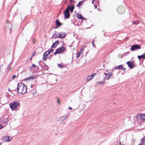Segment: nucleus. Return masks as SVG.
<instances>
[{
	"label": "nucleus",
	"instance_id": "39448f33",
	"mask_svg": "<svg viewBox=\"0 0 145 145\" xmlns=\"http://www.w3.org/2000/svg\"><path fill=\"white\" fill-rule=\"evenodd\" d=\"M69 8L70 6L69 5H68L67 8L64 12L63 13L65 18H68L70 17V13L69 12Z\"/></svg>",
	"mask_w": 145,
	"mask_h": 145
},
{
	"label": "nucleus",
	"instance_id": "79ce46f5",
	"mask_svg": "<svg viewBox=\"0 0 145 145\" xmlns=\"http://www.w3.org/2000/svg\"><path fill=\"white\" fill-rule=\"evenodd\" d=\"M68 109L71 110L72 109V108L69 106L68 107Z\"/></svg>",
	"mask_w": 145,
	"mask_h": 145
},
{
	"label": "nucleus",
	"instance_id": "4be33fe9",
	"mask_svg": "<svg viewBox=\"0 0 145 145\" xmlns=\"http://www.w3.org/2000/svg\"><path fill=\"white\" fill-rule=\"evenodd\" d=\"M122 65H120L117 66L116 68L117 69H122Z\"/></svg>",
	"mask_w": 145,
	"mask_h": 145
},
{
	"label": "nucleus",
	"instance_id": "7c9ffc66",
	"mask_svg": "<svg viewBox=\"0 0 145 145\" xmlns=\"http://www.w3.org/2000/svg\"><path fill=\"white\" fill-rule=\"evenodd\" d=\"M36 67V65H35V64H33L31 66V67L35 68Z\"/></svg>",
	"mask_w": 145,
	"mask_h": 145
},
{
	"label": "nucleus",
	"instance_id": "dca6fc26",
	"mask_svg": "<svg viewBox=\"0 0 145 145\" xmlns=\"http://www.w3.org/2000/svg\"><path fill=\"white\" fill-rule=\"evenodd\" d=\"M55 23L57 26L59 27L61 25V24L59 21L58 19H57L55 21Z\"/></svg>",
	"mask_w": 145,
	"mask_h": 145
},
{
	"label": "nucleus",
	"instance_id": "3c124183",
	"mask_svg": "<svg viewBox=\"0 0 145 145\" xmlns=\"http://www.w3.org/2000/svg\"><path fill=\"white\" fill-rule=\"evenodd\" d=\"M120 57V56H119V55H118V57Z\"/></svg>",
	"mask_w": 145,
	"mask_h": 145
},
{
	"label": "nucleus",
	"instance_id": "bb28decb",
	"mask_svg": "<svg viewBox=\"0 0 145 145\" xmlns=\"http://www.w3.org/2000/svg\"><path fill=\"white\" fill-rule=\"evenodd\" d=\"M54 43L56 44V46H57L59 44V41L58 40H57Z\"/></svg>",
	"mask_w": 145,
	"mask_h": 145
},
{
	"label": "nucleus",
	"instance_id": "423d86ee",
	"mask_svg": "<svg viewBox=\"0 0 145 145\" xmlns=\"http://www.w3.org/2000/svg\"><path fill=\"white\" fill-rule=\"evenodd\" d=\"M65 49V47L64 46H62L56 50L55 52L54 53V55H56L57 54H59L60 53H61L64 51Z\"/></svg>",
	"mask_w": 145,
	"mask_h": 145
},
{
	"label": "nucleus",
	"instance_id": "b1692460",
	"mask_svg": "<svg viewBox=\"0 0 145 145\" xmlns=\"http://www.w3.org/2000/svg\"><path fill=\"white\" fill-rule=\"evenodd\" d=\"M56 46V44L54 43H53L52 45L51 46V48H55Z\"/></svg>",
	"mask_w": 145,
	"mask_h": 145
},
{
	"label": "nucleus",
	"instance_id": "1a4fd4ad",
	"mask_svg": "<svg viewBox=\"0 0 145 145\" xmlns=\"http://www.w3.org/2000/svg\"><path fill=\"white\" fill-rule=\"evenodd\" d=\"M127 65L131 69H133L135 67V64L133 61H129L127 62Z\"/></svg>",
	"mask_w": 145,
	"mask_h": 145
},
{
	"label": "nucleus",
	"instance_id": "f03ea898",
	"mask_svg": "<svg viewBox=\"0 0 145 145\" xmlns=\"http://www.w3.org/2000/svg\"><path fill=\"white\" fill-rule=\"evenodd\" d=\"M19 103L16 101L12 102L10 104V107L13 110L18 109L19 107Z\"/></svg>",
	"mask_w": 145,
	"mask_h": 145
},
{
	"label": "nucleus",
	"instance_id": "20e7f679",
	"mask_svg": "<svg viewBox=\"0 0 145 145\" xmlns=\"http://www.w3.org/2000/svg\"><path fill=\"white\" fill-rule=\"evenodd\" d=\"M137 121L141 123L145 121V115L142 114H137L136 116Z\"/></svg>",
	"mask_w": 145,
	"mask_h": 145
},
{
	"label": "nucleus",
	"instance_id": "5701e85b",
	"mask_svg": "<svg viewBox=\"0 0 145 145\" xmlns=\"http://www.w3.org/2000/svg\"><path fill=\"white\" fill-rule=\"evenodd\" d=\"M93 78L92 76V75L90 76H89L88 77V80H90L91 78Z\"/></svg>",
	"mask_w": 145,
	"mask_h": 145
},
{
	"label": "nucleus",
	"instance_id": "a19ab883",
	"mask_svg": "<svg viewBox=\"0 0 145 145\" xmlns=\"http://www.w3.org/2000/svg\"><path fill=\"white\" fill-rule=\"evenodd\" d=\"M58 26H56V27H53V28H54V29H57V28H58Z\"/></svg>",
	"mask_w": 145,
	"mask_h": 145
},
{
	"label": "nucleus",
	"instance_id": "393cba45",
	"mask_svg": "<svg viewBox=\"0 0 145 145\" xmlns=\"http://www.w3.org/2000/svg\"><path fill=\"white\" fill-rule=\"evenodd\" d=\"M139 23V22L138 20H137L135 22H133V24H134L137 25Z\"/></svg>",
	"mask_w": 145,
	"mask_h": 145
},
{
	"label": "nucleus",
	"instance_id": "6ab92c4d",
	"mask_svg": "<svg viewBox=\"0 0 145 145\" xmlns=\"http://www.w3.org/2000/svg\"><path fill=\"white\" fill-rule=\"evenodd\" d=\"M105 79H104V80H103L101 82H97V84H103L105 83Z\"/></svg>",
	"mask_w": 145,
	"mask_h": 145
},
{
	"label": "nucleus",
	"instance_id": "58836bf2",
	"mask_svg": "<svg viewBox=\"0 0 145 145\" xmlns=\"http://www.w3.org/2000/svg\"><path fill=\"white\" fill-rule=\"evenodd\" d=\"M57 103L59 104L60 103L59 101V99H58L57 101Z\"/></svg>",
	"mask_w": 145,
	"mask_h": 145
},
{
	"label": "nucleus",
	"instance_id": "9b49d317",
	"mask_svg": "<svg viewBox=\"0 0 145 145\" xmlns=\"http://www.w3.org/2000/svg\"><path fill=\"white\" fill-rule=\"evenodd\" d=\"M69 114H66L64 116L61 117L59 118V120L61 121H63L69 116Z\"/></svg>",
	"mask_w": 145,
	"mask_h": 145
},
{
	"label": "nucleus",
	"instance_id": "cd10ccee",
	"mask_svg": "<svg viewBox=\"0 0 145 145\" xmlns=\"http://www.w3.org/2000/svg\"><path fill=\"white\" fill-rule=\"evenodd\" d=\"M52 49H51L50 50H48L47 51H46V52L48 53H49V54L52 51Z\"/></svg>",
	"mask_w": 145,
	"mask_h": 145
},
{
	"label": "nucleus",
	"instance_id": "ea45409f",
	"mask_svg": "<svg viewBox=\"0 0 145 145\" xmlns=\"http://www.w3.org/2000/svg\"><path fill=\"white\" fill-rule=\"evenodd\" d=\"M9 66H10V64H9V65H8V67H7V69H8L9 70H10V69L9 68Z\"/></svg>",
	"mask_w": 145,
	"mask_h": 145
},
{
	"label": "nucleus",
	"instance_id": "4c0bfd02",
	"mask_svg": "<svg viewBox=\"0 0 145 145\" xmlns=\"http://www.w3.org/2000/svg\"><path fill=\"white\" fill-rule=\"evenodd\" d=\"M109 74V73H106V72H105L104 73V74L105 75H106V76H108V74Z\"/></svg>",
	"mask_w": 145,
	"mask_h": 145
},
{
	"label": "nucleus",
	"instance_id": "6e6552de",
	"mask_svg": "<svg viewBox=\"0 0 145 145\" xmlns=\"http://www.w3.org/2000/svg\"><path fill=\"white\" fill-rule=\"evenodd\" d=\"M141 48V46L138 44H136L132 46L131 48V50L132 51H134L135 50L140 49Z\"/></svg>",
	"mask_w": 145,
	"mask_h": 145
},
{
	"label": "nucleus",
	"instance_id": "473e14b6",
	"mask_svg": "<svg viewBox=\"0 0 145 145\" xmlns=\"http://www.w3.org/2000/svg\"><path fill=\"white\" fill-rule=\"evenodd\" d=\"M16 76L15 75H14L12 77V79H14L15 78H16Z\"/></svg>",
	"mask_w": 145,
	"mask_h": 145
},
{
	"label": "nucleus",
	"instance_id": "f704fd0d",
	"mask_svg": "<svg viewBox=\"0 0 145 145\" xmlns=\"http://www.w3.org/2000/svg\"><path fill=\"white\" fill-rule=\"evenodd\" d=\"M96 74V73H93V74H92V75L93 76V77L94 76H95Z\"/></svg>",
	"mask_w": 145,
	"mask_h": 145
},
{
	"label": "nucleus",
	"instance_id": "72a5a7b5",
	"mask_svg": "<svg viewBox=\"0 0 145 145\" xmlns=\"http://www.w3.org/2000/svg\"><path fill=\"white\" fill-rule=\"evenodd\" d=\"M108 78H109L110 77V76H111L112 75V73H109V74H108Z\"/></svg>",
	"mask_w": 145,
	"mask_h": 145
},
{
	"label": "nucleus",
	"instance_id": "f257e3e1",
	"mask_svg": "<svg viewBox=\"0 0 145 145\" xmlns=\"http://www.w3.org/2000/svg\"><path fill=\"white\" fill-rule=\"evenodd\" d=\"M17 90L19 93L22 95L25 93L27 91L26 86L22 82L18 84Z\"/></svg>",
	"mask_w": 145,
	"mask_h": 145
},
{
	"label": "nucleus",
	"instance_id": "aec40b11",
	"mask_svg": "<svg viewBox=\"0 0 145 145\" xmlns=\"http://www.w3.org/2000/svg\"><path fill=\"white\" fill-rule=\"evenodd\" d=\"M83 1H80L78 4H77L76 6L78 7H80L82 4L83 3Z\"/></svg>",
	"mask_w": 145,
	"mask_h": 145
},
{
	"label": "nucleus",
	"instance_id": "8fccbe9b",
	"mask_svg": "<svg viewBox=\"0 0 145 145\" xmlns=\"http://www.w3.org/2000/svg\"><path fill=\"white\" fill-rule=\"evenodd\" d=\"M0 145H1V143H0Z\"/></svg>",
	"mask_w": 145,
	"mask_h": 145
},
{
	"label": "nucleus",
	"instance_id": "7ed1b4c3",
	"mask_svg": "<svg viewBox=\"0 0 145 145\" xmlns=\"http://www.w3.org/2000/svg\"><path fill=\"white\" fill-rule=\"evenodd\" d=\"M135 116L133 114H131L128 117L129 120L128 121L129 125L133 126L135 125Z\"/></svg>",
	"mask_w": 145,
	"mask_h": 145
},
{
	"label": "nucleus",
	"instance_id": "c03bdc74",
	"mask_svg": "<svg viewBox=\"0 0 145 145\" xmlns=\"http://www.w3.org/2000/svg\"><path fill=\"white\" fill-rule=\"evenodd\" d=\"M3 122V121L1 120H0V123H2Z\"/></svg>",
	"mask_w": 145,
	"mask_h": 145
},
{
	"label": "nucleus",
	"instance_id": "c756f323",
	"mask_svg": "<svg viewBox=\"0 0 145 145\" xmlns=\"http://www.w3.org/2000/svg\"><path fill=\"white\" fill-rule=\"evenodd\" d=\"M80 56V53H78L76 55V57L78 58Z\"/></svg>",
	"mask_w": 145,
	"mask_h": 145
},
{
	"label": "nucleus",
	"instance_id": "de8ad7c7",
	"mask_svg": "<svg viewBox=\"0 0 145 145\" xmlns=\"http://www.w3.org/2000/svg\"><path fill=\"white\" fill-rule=\"evenodd\" d=\"M73 0H70V1L71 3L72 2Z\"/></svg>",
	"mask_w": 145,
	"mask_h": 145
},
{
	"label": "nucleus",
	"instance_id": "c9c22d12",
	"mask_svg": "<svg viewBox=\"0 0 145 145\" xmlns=\"http://www.w3.org/2000/svg\"><path fill=\"white\" fill-rule=\"evenodd\" d=\"M121 70H123V71H125V70H126V69L125 68L123 67V66H122V69H121Z\"/></svg>",
	"mask_w": 145,
	"mask_h": 145
},
{
	"label": "nucleus",
	"instance_id": "49530a36",
	"mask_svg": "<svg viewBox=\"0 0 145 145\" xmlns=\"http://www.w3.org/2000/svg\"><path fill=\"white\" fill-rule=\"evenodd\" d=\"M95 0H93V1L92 2V4H94V2Z\"/></svg>",
	"mask_w": 145,
	"mask_h": 145
},
{
	"label": "nucleus",
	"instance_id": "a18cd8bd",
	"mask_svg": "<svg viewBox=\"0 0 145 145\" xmlns=\"http://www.w3.org/2000/svg\"><path fill=\"white\" fill-rule=\"evenodd\" d=\"M32 57H30V58H29V60H32Z\"/></svg>",
	"mask_w": 145,
	"mask_h": 145
},
{
	"label": "nucleus",
	"instance_id": "2f4dec72",
	"mask_svg": "<svg viewBox=\"0 0 145 145\" xmlns=\"http://www.w3.org/2000/svg\"><path fill=\"white\" fill-rule=\"evenodd\" d=\"M94 40H93V42H92V44L93 46L94 47H95V44L94 43Z\"/></svg>",
	"mask_w": 145,
	"mask_h": 145
},
{
	"label": "nucleus",
	"instance_id": "2eb2a0df",
	"mask_svg": "<svg viewBox=\"0 0 145 145\" xmlns=\"http://www.w3.org/2000/svg\"><path fill=\"white\" fill-rule=\"evenodd\" d=\"M138 59L140 60L141 58L145 59V53L141 55L138 56Z\"/></svg>",
	"mask_w": 145,
	"mask_h": 145
},
{
	"label": "nucleus",
	"instance_id": "f8f14e48",
	"mask_svg": "<svg viewBox=\"0 0 145 145\" xmlns=\"http://www.w3.org/2000/svg\"><path fill=\"white\" fill-rule=\"evenodd\" d=\"M66 35V34L64 33H62L61 34H59V35L58 36H57V37L60 38H64Z\"/></svg>",
	"mask_w": 145,
	"mask_h": 145
},
{
	"label": "nucleus",
	"instance_id": "0eeeda50",
	"mask_svg": "<svg viewBox=\"0 0 145 145\" xmlns=\"http://www.w3.org/2000/svg\"><path fill=\"white\" fill-rule=\"evenodd\" d=\"M118 12L120 14H122L125 12L124 8L122 6L119 7L117 9Z\"/></svg>",
	"mask_w": 145,
	"mask_h": 145
},
{
	"label": "nucleus",
	"instance_id": "4468645a",
	"mask_svg": "<svg viewBox=\"0 0 145 145\" xmlns=\"http://www.w3.org/2000/svg\"><path fill=\"white\" fill-rule=\"evenodd\" d=\"M37 78V76H31L27 77L25 79V80H33L35 78Z\"/></svg>",
	"mask_w": 145,
	"mask_h": 145
},
{
	"label": "nucleus",
	"instance_id": "c85d7f7f",
	"mask_svg": "<svg viewBox=\"0 0 145 145\" xmlns=\"http://www.w3.org/2000/svg\"><path fill=\"white\" fill-rule=\"evenodd\" d=\"M35 54H36V52L35 51L32 54V57H33V56H34Z\"/></svg>",
	"mask_w": 145,
	"mask_h": 145
},
{
	"label": "nucleus",
	"instance_id": "e433bc0d",
	"mask_svg": "<svg viewBox=\"0 0 145 145\" xmlns=\"http://www.w3.org/2000/svg\"><path fill=\"white\" fill-rule=\"evenodd\" d=\"M83 51V50H81L79 53H80V54H81L82 53Z\"/></svg>",
	"mask_w": 145,
	"mask_h": 145
},
{
	"label": "nucleus",
	"instance_id": "9d476101",
	"mask_svg": "<svg viewBox=\"0 0 145 145\" xmlns=\"http://www.w3.org/2000/svg\"><path fill=\"white\" fill-rule=\"evenodd\" d=\"M12 138L10 137L5 136L3 138V140L5 142H9L12 140Z\"/></svg>",
	"mask_w": 145,
	"mask_h": 145
},
{
	"label": "nucleus",
	"instance_id": "f3484780",
	"mask_svg": "<svg viewBox=\"0 0 145 145\" xmlns=\"http://www.w3.org/2000/svg\"><path fill=\"white\" fill-rule=\"evenodd\" d=\"M74 8V5H71L70 7V11L71 12H72L73 11V10Z\"/></svg>",
	"mask_w": 145,
	"mask_h": 145
},
{
	"label": "nucleus",
	"instance_id": "37998d69",
	"mask_svg": "<svg viewBox=\"0 0 145 145\" xmlns=\"http://www.w3.org/2000/svg\"><path fill=\"white\" fill-rule=\"evenodd\" d=\"M3 126L0 124V129L2 128Z\"/></svg>",
	"mask_w": 145,
	"mask_h": 145
},
{
	"label": "nucleus",
	"instance_id": "ddd939ff",
	"mask_svg": "<svg viewBox=\"0 0 145 145\" xmlns=\"http://www.w3.org/2000/svg\"><path fill=\"white\" fill-rule=\"evenodd\" d=\"M48 54H49V53H48L46 51L43 54V59L44 61L46 59L47 56Z\"/></svg>",
	"mask_w": 145,
	"mask_h": 145
},
{
	"label": "nucleus",
	"instance_id": "412c9836",
	"mask_svg": "<svg viewBox=\"0 0 145 145\" xmlns=\"http://www.w3.org/2000/svg\"><path fill=\"white\" fill-rule=\"evenodd\" d=\"M78 18L79 19H83V18L84 19H85V18H84L81 15H79L78 14Z\"/></svg>",
	"mask_w": 145,
	"mask_h": 145
},
{
	"label": "nucleus",
	"instance_id": "603ef678",
	"mask_svg": "<svg viewBox=\"0 0 145 145\" xmlns=\"http://www.w3.org/2000/svg\"><path fill=\"white\" fill-rule=\"evenodd\" d=\"M120 57V56H119V55H118V57Z\"/></svg>",
	"mask_w": 145,
	"mask_h": 145
},
{
	"label": "nucleus",
	"instance_id": "a878e982",
	"mask_svg": "<svg viewBox=\"0 0 145 145\" xmlns=\"http://www.w3.org/2000/svg\"><path fill=\"white\" fill-rule=\"evenodd\" d=\"M58 67H60L61 68V69L62 68V67H64L63 66H62L60 64H57Z\"/></svg>",
	"mask_w": 145,
	"mask_h": 145
},
{
	"label": "nucleus",
	"instance_id": "a211bd4d",
	"mask_svg": "<svg viewBox=\"0 0 145 145\" xmlns=\"http://www.w3.org/2000/svg\"><path fill=\"white\" fill-rule=\"evenodd\" d=\"M141 143L142 144H144L145 143V136L141 139Z\"/></svg>",
	"mask_w": 145,
	"mask_h": 145
},
{
	"label": "nucleus",
	"instance_id": "09e8293b",
	"mask_svg": "<svg viewBox=\"0 0 145 145\" xmlns=\"http://www.w3.org/2000/svg\"><path fill=\"white\" fill-rule=\"evenodd\" d=\"M57 79H56V82H57Z\"/></svg>",
	"mask_w": 145,
	"mask_h": 145
}]
</instances>
